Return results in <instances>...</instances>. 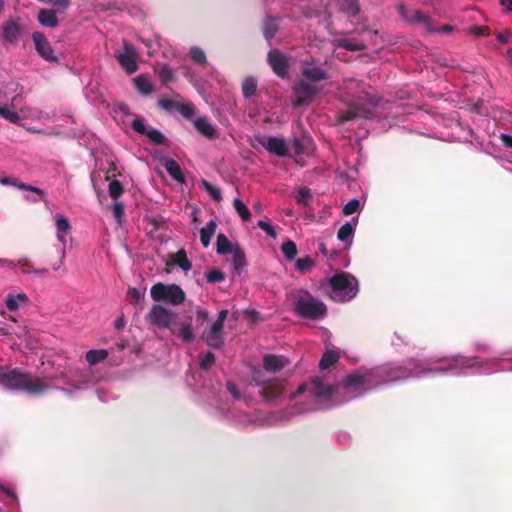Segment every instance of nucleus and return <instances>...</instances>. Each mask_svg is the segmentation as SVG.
I'll use <instances>...</instances> for the list:
<instances>
[{"label":"nucleus","mask_w":512,"mask_h":512,"mask_svg":"<svg viewBox=\"0 0 512 512\" xmlns=\"http://www.w3.org/2000/svg\"><path fill=\"white\" fill-rule=\"evenodd\" d=\"M370 86L355 79L345 80V90L349 97L348 109L336 117L338 123L343 124L357 118H367L372 109L377 106L378 100L370 93Z\"/></svg>","instance_id":"f257e3e1"},{"label":"nucleus","mask_w":512,"mask_h":512,"mask_svg":"<svg viewBox=\"0 0 512 512\" xmlns=\"http://www.w3.org/2000/svg\"><path fill=\"white\" fill-rule=\"evenodd\" d=\"M301 76L302 78L292 88V105L295 108L310 104L322 90L318 82L328 79L329 74L315 62H304L301 66Z\"/></svg>","instance_id":"f03ea898"},{"label":"nucleus","mask_w":512,"mask_h":512,"mask_svg":"<svg viewBox=\"0 0 512 512\" xmlns=\"http://www.w3.org/2000/svg\"><path fill=\"white\" fill-rule=\"evenodd\" d=\"M0 384L11 391H24L29 395L45 394L50 385L44 377H34L30 372L18 368L5 370L0 368Z\"/></svg>","instance_id":"7ed1b4c3"},{"label":"nucleus","mask_w":512,"mask_h":512,"mask_svg":"<svg viewBox=\"0 0 512 512\" xmlns=\"http://www.w3.org/2000/svg\"><path fill=\"white\" fill-rule=\"evenodd\" d=\"M146 321L160 329H168L173 335L184 343H191L195 339L191 318L177 323V314L161 305H153L145 317Z\"/></svg>","instance_id":"20e7f679"},{"label":"nucleus","mask_w":512,"mask_h":512,"mask_svg":"<svg viewBox=\"0 0 512 512\" xmlns=\"http://www.w3.org/2000/svg\"><path fill=\"white\" fill-rule=\"evenodd\" d=\"M290 297L293 300V311L303 319L319 320L327 314L326 305L306 290H296Z\"/></svg>","instance_id":"39448f33"},{"label":"nucleus","mask_w":512,"mask_h":512,"mask_svg":"<svg viewBox=\"0 0 512 512\" xmlns=\"http://www.w3.org/2000/svg\"><path fill=\"white\" fill-rule=\"evenodd\" d=\"M331 298L338 302L353 299L358 293L357 279L348 273H337L330 278Z\"/></svg>","instance_id":"423d86ee"},{"label":"nucleus","mask_w":512,"mask_h":512,"mask_svg":"<svg viewBox=\"0 0 512 512\" xmlns=\"http://www.w3.org/2000/svg\"><path fill=\"white\" fill-rule=\"evenodd\" d=\"M417 368V363L409 361L407 366L392 365L381 368L378 370L377 375L381 377L385 376L384 382H392L419 376L421 372L441 371L440 369H422L421 371H416Z\"/></svg>","instance_id":"0eeeda50"},{"label":"nucleus","mask_w":512,"mask_h":512,"mask_svg":"<svg viewBox=\"0 0 512 512\" xmlns=\"http://www.w3.org/2000/svg\"><path fill=\"white\" fill-rule=\"evenodd\" d=\"M150 294L155 302L166 301L173 305H180L185 300L183 289L176 284L156 283L151 287Z\"/></svg>","instance_id":"6e6552de"},{"label":"nucleus","mask_w":512,"mask_h":512,"mask_svg":"<svg viewBox=\"0 0 512 512\" xmlns=\"http://www.w3.org/2000/svg\"><path fill=\"white\" fill-rule=\"evenodd\" d=\"M252 381L255 383V385L261 387L260 395L266 401L274 400L283 393V385L276 379H264V375L260 370L253 371Z\"/></svg>","instance_id":"1a4fd4ad"},{"label":"nucleus","mask_w":512,"mask_h":512,"mask_svg":"<svg viewBox=\"0 0 512 512\" xmlns=\"http://www.w3.org/2000/svg\"><path fill=\"white\" fill-rule=\"evenodd\" d=\"M56 220V228H57V238L61 242L62 247L59 251V263L58 265H54L53 269L55 271H60L62 275L67 274V269L62 268L63 262L66 257V234H68L71 230V225L69 220L60 214L55 215Z\"/></svg>","instance_id":"9d476101"},{"label":"nucleus","mask_w":512,"mask_h":512,"mask_svg":"<svg viewBox=\"0 0 512 512\" xmlns=\"http://www.w3.org/2000/svg\"><path fill=\"white\" fill-rule=\"evenodd\" d=\"M397 11L406 22L410 24H422L427 31H435L432 26L431 17L421 10H409L404 4H399Z\"/></svg>","instance_id":"9b49d317"},{"label":"nucleus","mask_w":512,"mask_h":512,"mask_svg":"<svg viewBox=\"0 0 512 512\" xmlns=\"http://www.w3.org/2000/svg\"><path fill=\"white\" fill-rule=\"evenodd\" d=\"M267 62L272 71L280 78L288 76L290 64L284 53L278 49H272L267 54Z\"/></svg>","instance_id":"f8f14e48"},{"label":"nucleus","mask_w":512,"mask_h":512,"mask_svg":"<svg viewBox=\"0 0 512 512\" xmlns=\"http://www.w3.org/2000/svg\"><path fill=\"white\" fill-rule=\"evenodd\" d=\"M307 389V384H301L298 386L296 392L298 394H301ZM309 390L316 397L329 399L332 396V394L337 390V387L334 385H325L319 377H314L310 381Z\"/></svg>","instance_id":"ddd939ff"},{"label":"nucleus","mask_w":512,"mask_h":512,"mask_svg":"<svg viewBox=\"0 0 512 512\" xmlns=\"http://www.w3.org/2000/svg\"><path fill=\"white\" fill-rule=\"evenodd\" d=\"M32 39L35 45L37 53L46 61L50 63L58 62V58L55 56L53 48L46 36L42 32H34Z\"/></svg>","instance_id":"4468645a"},{"label":"nucleus","mask_w":512,"mask_h":512,"mask_svg":"<svg viewBox=\"0 0 512 512\" xmlns=\"http://www.w3.org/2000/svg\"><path fill=\"white\" fill-rule=\"evenodd\" d=\"M131 127L136 133L147 136L154 144L164 145L166 143V137L158 129L148 128L142 119H134Z\"/></svg>","instance_id":"2eb2a0df"},{"label":"nucleus","mask_w":512,"mask_h":512,"mask_svg":"<svg viewBox=\"0 0 512 512\" xmlns=\"http://www.w3.org/2000/svg\"><path fill=\"white\" fill-rule=\"evenodd\" d=\"M259 142L271 154L282 157L286 156L288 153L286 142L281 138L268 136L263 137Z\"/></svg>","instance_id":"dca6fc26"},{"label":"nucleus","mask_w":512,"mask_h":512,"mask_svg":"<svg viewBox=\"0 0 512 512\" xmlns=\"http://www.w3.org/2000/svg\"><path fill=\"white\" fill-rule=\"evenodd\" d=\"M370 377L371 373H352L344 378L343 384L346 388H367L371 385Z\"/></svg>","instance_id":"f3484780"},{"label":"nucleus","mask_w":512,"mask_h":512,"mask_svg":"<svg viewBox=\"0 0 512 512\" xmlns=\"http://www.w3.org/2000/svg\"><path fill=\"white\" fill-rule=\"evenodd\" d=\"M288 364V359L284 356L268 354L263 358V367L268 372H279Z\"/></svg>","instance_id":"a211bd4d"},{"label":"nucleus","mask_w":512,"mask_h":512,"mask_svg":"<svg viewBox=\"0 0 512 512\" xmlns=\"http://www.w3.org/2000/svg\"><path fill=\"white\" fill-rule=\"evenodd\" d=\"M166 265L178 266L185 272L189 271L192 268V263L187 258V254L184 249H180L176 253L169 254V259L166 262Z\"/></svg>","instance_id":"6ab92c4d"},{"label":"nucleus","mask_w":512,"mask_h":512,"mask_svg":"<svg viewBox=\"0 0 512 512\" xmlns=\"http://www.w3.org/2000/svg\"><path fill=\"white\" fill-rule=\"evenodd\" d=\"M119 64L128 72L134 73L138 69L135 56L130 46L125 45V53L120 54L118 57Z\"/></svg>","instance_id":"aec40b11"},{"label":"nucleus","mask_w":512,"mask_h":512,"mask_svg":"<svg viewBox=\"0 0 512 512\" xmlns=\"http://www.w3.org/2000/svg\"><path fill=\"white\" fill-rule=\"evenodd\" d=\"M280 20L277 17L267 15L262 24V32L264 38L270 42L279 30Z\"/></svg>","instance_id":"412c9836"},{"label":"nucleus","mask_w":512,"mask_h":512,"mask_svg":"<svg viewBox=\"0 0 512 512\" xmlns=\"http://www.w3.org/2000/svg\"><path fill=\"white\" fill-rule=\"evenodd\" d=\"M331 43L335 48H343L348 51L354 52L363 51L367 48L366 44L363 41L350 38L334 39Z\"/></svg>","instance_id":"4be33fe9"},{"label":"nucleus","mask_w":512,"mask_h":512,"mask_svg":"<svg viewBox=\"0 0 512 512\" xmlns=\"http://www.w3.org/2000/svg\"><path fill=\"white\" fill-rule=\"evenodd\" d=\"M0 183L3 184V185L15 186L16 188H18L20 190H26V191L34 192V193H36V194H38L40 196L41 200H44L45 196H46V193H45L44 190H42V189H40L38 187H35V186H32V185L20 182V181L14 179V178H11V177H3V178H1L0 179Z\"/></svg>","instance_id":"5701e85b"},{"label":"nucleus","mask_w":512,"mask_h":512,"mask_svg":"<svg viewBox=\"0 0 512 512\" xmlns=\"http://www.w3.org/2000/svg\"><path fill=\"white\" fill-rule=\"evenodd\" d=\"M195 129L207 137L208 139H213L217 136L216 129L214 126L208 121L206 117H199L194 121Z\"/></svg>","instance_id":"b1692460"},{"label":"nucleus","mask_w":512,"mask_h":512,"mask_svg":"<svg viewBox=\"0 0 512 512\" xmlns=\"http://www.w3.org/2000/svg\"><path fill=\"white\" fill-rule=\"evenodd\" d=\"M20 32V25L17 22L11 20L4 24L2 36L6 42L14 43L17 41Z\"/></svg>","instance_id":"393cba45"},{"label":"nucleus","mask_w":512,"mask_h":512,"mask_svg":"<svg viewBox=\"0 0 512 512\" xmlns=\"http://www.w3.org/2000/svg\"><path fill=\"white\" fill-rule=\"evenodd\" d=\"M164 167L167 171V173L174 179L176 180L177 182L179 183H184L185 181V177H184V174L182 172V169L180 167V165L178 164L177 161H175L174 159L170 158V159H167L164 163Z\"/></svg>","instance_id":"a878e982"},{"label":"nucleus","mask_w":512,"mask_h":512,"mask_svg":"<svg viewBox=\"0 0 512 512\" xmlns=\"http://www.w3.org/2000/svg\"><path fill=\"white\" fill-rule=\"evenodd\" d=\"M39 23L45 27H56L58 25V19L56 13L52 9H41L38 12L37 17Z\"/></svg>","instance_id":"bb28decb"},{"label":"nucleus","mask_w":512,"mask_h":512,"mask_svg":"<svg viewBox=\"0 0 512 512\" xmlns=\"http://www.w3.org/2000/svg\"><path fill=\"white\" fill-rule=\"evenodd\" d=\"M202 339L213 349H220L224 345V338L222 334L213 332L209 329L203 332Z\"/></svg>","instance_id":"cd10ccee"},{"label":"nucleus","mask_w":512,"mask_h":512,"mask_svg":"<svg viewBox=\"0 0 512 512\" xmlns=\"http://www.w3.org/2000/svg\"><path fill=\"white\" fill-rule=\"evenodd\" d=\"M28 296L25 293L9 294L6 298V307L10 311H16L21 305L28 303Z\"/></svg>","instance_id":"c85d7f7f"},{"label":"nucleus","mask_w":512,"mask_h":512,"mask_svg":"<svg viewBox=\"0 0 512 512\" xmlns=\"http://www.w3.org/2000/svg\"><path fill=\"white\" fill-rule=\"evenodd\" d=\"M216 228V221L211 220L200 230V241L205 248L210 245L211 238L215 234Z\"/></svg>","instance_id":"c756f323"},{"label":"nucleus","mask_w":512,"mask_h":512,"mask_svg":"<svg viewBox=\"0 0 512 512\" xmlns=\"http://www.w3.org/2000/svg\"><path fill=\"white\" fill-rule=\"evenodd\" d=\"M135 86L142 95H149L153 91V85L149 77L145 74L137 76L134 80Z\"/></svg>","instance_id":"7c9ffc66"},{"label":"nucleus","mask_w":512,"mask_h":512,"mask_svg":"<svg viewBox=\"0 0 512 512\" xmlns=\"http://www.w3.org/2000/svg\"><path fill=\"white\" fill-rule=\"evenodd\" d=\"M0 115L12 124H19L22 119L20 115L15 111V106L13 103L11 106H0Z\"/></svg>","instance_id":"2f4dec72"},{"label":"nucleus","mask_w":512,"mask_h":512,"mask_svg":"<svg viewBox=\"0 0 512 512\" xmlns=\"http://www.w3.org/2000/svg\"><path fill=\"white\" fill-rule=\"evenodd\" d=\"M234 250L232 243L229 241L227 236L223 233L218 234L216 242V252L219 255L230 254Z\"/></svg>","instance_id":"473e14b6"},{"label":"nucleus","mask_w":512,"mask_h":512,"mask_svg":"<svg viewBox=\"0 0 512 512\" xmlns=\"http://www.w3.org/2000/svg\"><path fill=\"white\" fill-rule=\"evenodd\" d=\"M257 80L253 76L246 77L242 82V93L245 98H250L257 91Z\"/></svg>","instance_id":"72a5a7b5"},{"label":"nucleus","mask_w":512,"mask_h":512,"mask_svg":"<svg viewBox=\"0 0 512 512\" xmlns=\"http://www.w3.org/2000/svg\"><path fill=\"white\" fill-rule=\"evenodd\" d=\"M353 235L354 227L350 222H346L344 225H342L337 233V237L340 241L349 244H351L352 242Z\"/></svg>","instance_id":"f704fd0d"},{"label":"nucleus","mask_w":512,"mask_h":512,"mask_svg":"<svg viewBox=\"0 0 512 512\" xmlns=\"http://www.w3.org/2000/svg\"><path fill=\"white\" fill-rule=\"evenodd\" d=\"M339 360L338 354L333 350H327L323 355L319 362V368L321 370H325L329 368L330 366L337 363Z\"/></svg>","instance_id":"c9c22d12"},{"label":"nucleus","mask_w":512,"mask_h":512,"mask_svg":"<svg viewBox=\"0 0 512 512\" xmlns=\"http://www.w3.org/2000/svg\"><path fill=\"white\" fill-rule=\"evenodd\" d=\"M108 356V352L104 349L100 350H89L86 353L85 359L90 365H96L103 360H105Z\"/></svg>","instance_id":"e433bc0d"},{"label":"nucleus","mask_w":512,"mask_h":512,"mask_svg":"<svg viewBox=\"0 0 512 512\" xmlns=\"http://www.w3.org/2000/svg\"><path fill=\"white\" fill-rule=\"evenodd\" d=\"M340 10L348 15L356 16L360 11L358 0H341Z\"/></svg>","instance_id":"4c0bfd02"},{"label":"nucleus","mask_w":512,"mask_h":512,"mask_svg":"<svg viewBox=\"0 0 512 512\" xmlns=\"http://www.w3.org/2000/svg\"><path fill=\"white\" fill-rule=\"evenodd\" d=\"M156 74L160 78L163 84H167L174 80L173 70L166 64H163L155 69Z\"/></svg>","instance_id":"58836bf2"},{"label":"nucleus","mask_w":512,"mask_h":512,"mask_svg":"<svg viewBox=\"0 0 512 512\" xmlns=\"http://www.w3.org/2000/svg\"><path fill=\"white\" fill-rule=\"evenodd\" d=\"M233 207L243 221L247 222L251 219V213L242 200L238 198L234 199Z\"/></svg>","instance_id":"ea45409f"},{"label":"nucleus","mask_w":512,"mask_h":512,"mask_svg":"<svg viewBox=\"0 0 512 512\" xmlns=\"http://www.w3.org/2000/svg\"><path fill=\"white\" fill-rule=\"evenodd\" d=\"M231 254L234 268L239 271L246 265L245 253L239 246H235Z\"/></svg>","instance_id":"a19ab883"},{"label":"nucleus","mask_w":512,"mask_h":512,"mask_svg":"<svg viewBox=\"0 0 512 512\" xmlns=\"http://www.w3.org/2000/svg\"><path fill=\"white\" fill-rule=\"evenodd\" d=\"M281 251L285 258L289 261L293 260L297 255V246L296 244L288 239L281 245Z\"/></svg>","instance_id":"79ce46f5"},{"label":"nucleus","mask_w":512,"mask_h":512,"mask_svg":"<svg viewBox=\"0 0 512 512\" xmlns=\"http://www.w3.org/2000/svg\"><path fill=\"white\" fill-rule=\"evenodd\" d=\"M175 109L186 119L192 118L196 113V106L191 103H177Z\"/></svg>","instance_id":"37998d69"},{"label":"nucleus","mask_w":512,"mask_h":512,"mask_svg":"<svg viewBox=\"0 0 512 512\" xmlns=\"http://www.w3.org/2000/svg\"><path fill=\"white\" fill-rule=\"evenodd\" d=\"M189 54L194 63L199 65H205L207 63L206 54L200 47H191Z\"/></svg>","instance_id":"c03bdc74"},{"label":"nucleus","mask_w":512,"mask_h":512,"mask_svg":"<svg viewBox=\"0 0 512 512\" xmlns=\"http://www.w3.org/2000/svg\"><path fill=\"white\" fill-rule=\"evenodd\" d=\"M201 187L215 200L220 201L222 199L221 191L218 187L211 184L209 181L202 179Z\"/></svg>","instance_id":"a18cd8bd"},{"label":"nucleus","mask_w":512,"mask_h":512,"mask_svg":"<svg viewBox=\"0 0 512 512\" xmlns=\"http://www.w3.org/2000/svg\"><path fill=\"white\" fill-rule=\"evenodd\" d=\"M295 199L298 204L308 206L312 199L311 190L308 187H301Z\"/></svg>","instance_id":"49530a36"},{"label":"nucleus","mask_w":512,"mask_h":512,"mask_svg":"<svg viewBox=\"0 0 512 512\" xmlns=\"http://www.w3.org/2000/svg\"><path fill=\"white\" fill-rule=\"evenodd\" d=\"M108 192L112 199L117 200L123 194L124 187L120 181L113 180L109 183Z\"/></svg>","instance_id":"de8ad7c7"},{"label":"nucleus","mask_w":512,"mask_h":512,"mask_svg":"<svg viewBox=\"0 0 512 512\" xmlns=\"http://www.w3.org/2000/svg\"><path fill=\"white\" fill-rule=\"evenodd\" d=\"M145 297L144 292H141L137 288H129L127 292V299L131 304L140 303Z\"/></svg>","instance_id":"09e8293b"},{"label":"nucleus","mask_w":512,"mask_h":512,"mask_svg":"<svg viewBox=\"0 0 512 512\" xmlns=\"http://www.w3.org/2000/svg\"><path fill=\"white\" fill-rule=\"evenodd\" d=\"M225 278V274L218 269H212L206 273V279L209 283L222 282L225 280Z\"/></svg>","instance_id":"8fccbe9b"},{"label":"nucleus","mask_w":512,"mask_h":512,"mask_svg":"<svg viewBox=\"0 0 512 512\" xmlns=\"http://www.w3.org/2000/svg\"><path fill=\"white\" fill-rule=\"evenodd\" d=\"M295 266L298 271L307 272L313 266V260L310 257H304L297 259Z\"/></svg>","instance_id":"3c124183"},{"label":"nucleus","mask_w":512,"mask_h":512,"mask_svg":"<svg viewBox=\"0 0 512 512\" xmlns=\"http://www.w3.org/2000/svg\"><path fill=\"white\" fill-rule=\"evenodd\" d=\"M359 207L360 201L357 199H351L344 205L342 212L344 215L349 216L355 213L359 209Z\"/></svg>","instance_id":"603ef678"},{"label":"nucleus","mask_w":512,"mask_h":512,"mask_svg":"<svg viewBox=\"0 0 512 512\" xmlns=\"http://www.w3.org/2000/svg\"><path fill=\"white\" fill-rule=\"evenodd\" d=\"M215 363V355L212 352H207L200 360V368L208 370Z\"/></svg>","instance_id":"864d4df0"},{"label":"nucleus","mask_w":512,"mask_h":512,"mask_svg":"<svg viewBox=\"0 0 512 512\" xmlns=\"http://www.w3.org/2000/svg\"><path fill=\"white\" fill-rule=\"evenodd\" d=\"M257 226L260 229H262L263 231H265L273 239L277 238V233H276L274 227L271 224H269L268 222H266L264 220H260V221H258Z\"/></svg>","instance_id":"5fc2aeb1"},{"label":"nucleus","mask_w":512,"mask_h":512,"mask_svg":"<svg viewBox=\"0 0 512 512\" xmlns=\"http://www.w3.org/2000/svg\"><path fill=\"white\" fill-rule=\"evenodd\" d=\"M112 211H113L114 217L117 219V221L121 222V219L125 213L124 205L121 202H116L112 206Z\"/></svg>","instance_id":"6e6d98bb"},{"label":"nucleus","mask_w":512,"mask_h":512,"mask_svg":"<svg viewBox=\"0 0 512 512\" xmlns=\"http://www.w3.org/2000/svg\"><path fill=\"white\" fill-rule=\"evenodd\" d=\"M226 388H227L228 392L233 396L234 399H236V400L241 399V393H240L237 385L234 382L228 381L226 383Z\"/></svg>","instance_id":"4d7b16f0"},{"label":"nucleus","mask_w":512,"mask_h":512,"mask_svg":"<svg viewBox=\"0 0 512 512\" xmlns=\"http://www.w3.org/2000/svg\"><path fill=\"white\" fill-rule=\"evenodd\" d=\"M470 32L475 36H486L490 34V29L486 26H473Z\"/></svg>","instance_id":"13d9d810"},{"label":"nucleus","mask_w":512,"mask_h":512,"mask_svg":"<svg viewBox=\"0 0 512 512\" xmlns=\"http://www.w3.org/2000/svg\"><path fill=\"white\" fill-rule=\"evenodd\" d=\"M158 104L161 108L165 110H171L175 108L177 103H174L172 100L163 98L159 100Z\"/></svg>","instance_id":"bf43d9fd"},{"label":"nucleus","mask_w":512,"mask_h":512,"mask_svg":"<svg viewBox=\"0 0 512 512\" xmlns=\"http://www.w3.org/2000/svg\"><path fill=\"white\" fill-rule=\"evenodd\" d=\"M0 492L5 493L8 497H10L16 503H18V497H17L15 491H13V490L3 486L2 484H0Z\"/></svg>","instance_id":"052dcab7"},{"label":"nucleus","mask_w":512,"mask_h":512,"mask_svg":"<svg viewBox=\"0 0 512 512\" xmlns=\"http://www.w3.org/2000/svg\"><path fill=\"white\" fill-rule=\"evenodd\" d=\"M293 149L295 150L296 154H304L305 153V150H304V147H303V144H302V141L298 138H295L293 140Z\"/></svg>","instance_id":"680f3d73"},{"label":"nucleus","mask_w":512,"mask_h":512,"mask_svg":"<svg viewBox=\"0 0 512 512\" xmlns=\"http://www.w3.org/2000/svg\"><path fill=\"white\" fill-rule=\"evenodd\" d=\"M49 4H52L59 9H65L69 6L70 0H50Z\"/></svg>","instance_id":"e2e57ef3"},{"label":"nucleus","mask_w":512,"mask_h":512,"mask_svg":"<svg viewBox=\"0 0 512 512\" xmlns=\"http://www.w3.org/2000/svg\"><path fill=\"white\" fill-rule=\"evenodd\" d=\"M223 327H224V323L216 320V321L211 325V327L209 328V330H211V331H213V332H217V333L222 334Z\"/></svg>","instance_id":"0e129e2a"},{"label":"nucleus","mask_w":512,"mask_h":512,"mask_svg":"<svg viewBox=\"0 0 512 512\" xmlns=\"http://www.w3.org/2000/svg\"><path fill=\"white\" fill-rule=\"evenodd\" d=\"M197 320L202 324L208 319V312L206 310L199 309L196 313Z\"/></svg>","instance_id":"69168bd1"},{"label":"nucleus","mask_w":512,"mask_h":512,"mask_svg":"<svg viewBox=\"0 0 512 512\" xmlns=\"http://www.w3.org/2000/svg\"><path fill=\"white\" fill-rule=\"evenodd\" d=\"M500 139L502 140V143L508 147L512 148V136L508 134H501Z\"/></svg>","instance_id":"338daca9"},{"label":"nucleus","mask_w":512,"mask_h":512,"mask_svg":"<svg viewBox=\"0 0 512 512\" xmlns=\"http://www.w3.org/2000/svg\"><path fill=\"white\" fill-rule=\"evenodd\" d=\"M496 37L501 43H507L510 39V33L508 31L500 32Z\"/></svg>","instance_id":"774afa93"}]
</instances>
